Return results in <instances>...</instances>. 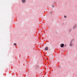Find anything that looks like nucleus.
Wrapping results in <instances>:
<instances>
[{"label": "nucleus", "instance_id": "nucleus-4", "mask_svg": "<svg viewBox=\"0 0 77 77\" xmlns=\"http://www.w3.org/2000/svg\"><path fill=\"white\" fill-rule=\"evenodd\" d=\"M76 25H75L73 27V28H75V27H76Z\"/></svg>", "mask_w": 77, "mask_h": 77}, {"label": "nucleus", "instance_id": "nucleus-3", "mask_svg": "<svg viewBox=\"0 0 77 77\" xmlns=\"http://www.w3.org/2000/svg\"><path fill=\"white\" fill-rule=\"evenodd\" d=\"M22 2L23 3H24L25 2H26V1L25 0H22Z\"/></svg>", "mask_w": 77, "mask_h": 77}, {"label": "nucleus", "instance_id": "nucleus-5", "mask_svg": "<svg viewBox=\"0 0 77 77\" xmlns=\"http://www.w3.org/2000/svg\"><path fill=\"white\" fill-rule=\"evenodd\" d=\"M64 18H66V16H64Z\"/></svg>", "mask_w": 77, "mask_h": 77}, {"label": "nucleus", "instance_id": "nucleus-7", "mask_svg": "<svg viewBox=\"0 0 77 77\" xmlns=\"http://www.w3.org/2000/svg\"><path fill=\"white\" fill-rule=\"evenodd\" d=\"M70 46H72V44H70Z\"/></svg>", "mask_w": 77, "mask_h": 77}, {"label": "nucleus", "instance_id": "nucleus-2", "mask_svg": "<svg viewBox=\"0 0 77 77\" xmlns=\"http://www.w3.org/2000/svg\"><path fill=\"white\" fill-rule=\"evenodd\" d=\"M45 50H48V47H46L45 48Z\"/></svg>", "mask_w": 77, "mask_h": 77}, {"label": "nucleus", "instance_id": "nucleus-6", "mask_svg": "<svg viewBox=\"0 0 77 77\" xmlns=\"http://www.w3.org/2000/svg\"><path fill=\"white\" fill-rule=\"evenodd\" d=\"M14 45H17V44H15V43H14Z\"/></svg>", "mask_w": 77, "mask_h": 77}, {"label": "nucleus", "instance_id": "nucleus-8", "mask_svg": "<svg viewBox=\"0 0 77 77\" xmlns=\"http://www.w3.org/2000/svg\"><path fill=\"white\" fill-rule=\"evenodd\" d=\"M65 45V46L66 47V45Z\"/></svg>", "mask_w": 77, "mask_h": 77}, {"label": "nucleus", "instance_id": "nucleus-1", "mask_svg": "<svg viewBox=\"0 0 77 77\" xmlns=\"http://www.w3.org/2000/svg\"><path fill=\"white\" fill-rule=\"evenodd\" d=\"M64 46V44H61V47L62 48Z\"/></svg>", "mask_w": 77, "mask_h": 77}]
</instances>
